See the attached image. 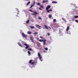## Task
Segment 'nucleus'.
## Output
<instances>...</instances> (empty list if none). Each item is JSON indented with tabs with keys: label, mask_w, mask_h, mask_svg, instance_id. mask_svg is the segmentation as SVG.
I'll use <instances>...</instances> for the list:
<instances>
[{
	"label": "nucleus",
	"mask_w": 78,
	"mask_h": 78,
	"mask_svg": "<svg viewBox=\"0 0 78 78\" xmlns=\"http://www.w3.org/2000/svg\"><path fill=\"white\" fill-rule=\"evenodd\" d=\"M28 63L29 64H31L32 65H33L34 64L36 63L34 62H32V60H30L28 62Z\"/></svg>",
	"instance_id": "1"
},
{
	"label": "nucleus",
	"mask_w": 78,
	"mask_h": 78,
	"mask_svg": "<svg viewBox=\"0 0 78 78\" xmlns=\"http://www.w3.org/2000/svg\"><path fill=\"white\" fill-rule=\"evenodd\" d=\"M34 12V13H32V16H36L37 14V12Z\"/></svg>",
	"instance_id": "2"
},
{
	"label": "nucleus",
	"mask_w": 78,
	"mask_h": 78,
	"mask_svg": "<svg viewBox=\"0 0 78 78\" xmlns=\"http://www.w3.org/2000/svg\"><path fill=\"white\" fill-rule=\"evenodd\" d=\"M24 45L25 46H26L25 47V48H26V49H28V48L29 47H30L29 45H27V44H24Z\"/></svg>",
	"instance_id": "3"
},
{
	"label": "nucleus",
	"mask_w": 78,
	"mask_h": 78,
	"mask_svg": "<svg viewBox=\"0 0 78 78\" xmlns=\"http://www.w3.org/2000/svg\"><path fill=\"white\" fill-rule=\"evenodd\" d=\"M38 56L39 57V58L41 60L42 59V57L41 56V54L39 52H38Z\"/></svg>",
	"instance_id": "4"
},
{
	"label": "nucleus",
	"mask_w": 78,
	"mask_h": 78,
	"mask_svg": "<svg viewBox=\"0 0 78 78\" xmlns=\"http://www.w3.org/2000/svg\"><path fill=\"white\" fill-rule=\"evenodd\" d=\"M35 4H36V2H33V4H32L30 7V8H31L34 6L35 5Z\"/></svg>",
	"instance_id": "5"
},
{
	"label": "nucleus",
	"mask_w": 78,
	"mask_h": 78,
	"mask_svg": "<svg viewBox=\"0 0 78 78\" xmlns=\"http://www.w3.org/2000/svg\"><path fill=\"white\" fill-rule=\"evenodd\" d=\"M22 35L23 36V37H25L26 38H27V35L25 34H24V33H22Z\"/></svg>",
	"instance_id": "6"
},
{
	"label": "nucleus",
	"mask_w": 78,
	"mask_h": 78,
	"mask_svg": "<svg viewBox=\"0 0 78 78\" xmlns=\"http://www.w3.org/2000/svg\"><path fill=\"white\" fill-rule=\"evenodd\" d=\"M36 27H37V28H39V29H41V28L39 27H41V28H42V27H41V26H39L38 25H36Z\"/></svg>",
	"instance_id": "7"
},
{
	"label": "nucleus",
	"mask_w": 78,
	"mask_h": 78,
	"mask_svg": "<svg viewBox=\"0 0 78 78\" xmlns=\"http://www.w3.org/2000/svg\"><path fill=\"white\" fill-rule=\"evenodd\" d=\"M50 5H48L46 8V9L47 11V10H48V9L50 8Z\"/></svg>",
	"instance_id": "8"
},
{
	"label": "nucleus",
	"mask_w": 78,
	"mask_h": 78,
	"mask_svg": "<svg viewBox=\"0 0 78 78\" xmlns=\"http://www.w3.org/2000/svg\"><path fill=\"white\" fill-rule=\"evenodd\" d=\"M18 45H19V46L21 47H22V44H20V43L18 42Z\"/></svg>",
	"instance_id": "9"
},
{
	"label": "nucleus",
	"mask_w": 78,
	"mask_h": 78,
	"mask_svg": "<svg viewBox=\"0 0 78 78\" xmlns=\"http://www.w3.org/2000/svg\"><path fill=\"white\" fill-rule=\"evenodd\" d=\"M50 11H52V9H50L49 10H47V12H50Z\"/></svg>",
	"instance_id": "10"
},
{
	"label": "nucleus",
	"mask_w": 78,
	"mask_h": 78,
	"mask_svg": "<svg viewBox=\"0 0 78 78\" xmlns=\"http://www.w3.org/2000/svg\"><path fill=\"white\" fill-rule=\"evenodd\" d=\"M69 30V26H68L67 27V28H66V31H68Z\"/></svg>",
	"instance_id": "11"
},
{
	"label": "nucleus",
	"mask_w": 78,
	"mask_h": 78,
	"mask_svg": "<svg viewBox=\"0 0 78 78\" xmlns=\"http://www.w3.org/2000/svg\"><path fill=\"white\" fill-rule=\"evenodd\" d=\"M44 27L46 28V29H48V27L46 25H44Z\"/></svg>",
	"instance_id": "12"
},
{
	"label": "nucleus",
	"mask_w": 78,
	"mask_h": 78,
	"mask_svg": "<svg viewBox=\"0 0 78 78\" xmlns=\"http://www.w3.org/2000/svg\"><path fill=\"white\" fill-rule=\"evenodd\" d=\"M39 42H43L44 41V40L42 39H40L39 40Z\"/></svg>",
	"instance_id": "13"
},
{
	"label": "nucleus",
	"mask_w": 78,
	"mask_h": 78,
	"mask_svg": "<svg viewBox=\"0 0 78 78\" xmlns=\"http://www.w3.org/2000/svg\"><path fill=\"white\" fill-rule=\"evenodd\" d=\"M27 34H31V32L29 31L27 32Z\"/></svg>",
	"instance_id": "14"
},
{
	"label": "nucleus",
	"mask_w": 78,
	"mask_h": 78,
	"mask_svg": "<svg viewBox=\"0 0 78 78\" xmlns=\"http://www.w3.org/2000/svg\"><path fill=\"white\" fill-rule=\"evenodd\" d=\"M52 3H57V2L56 1H53L52 2Z\"/></svg>",
	"instance_id": "15"
},
{
	"label": "nucleus",
	"mask_w": 78,
	"mask_h": 78,
	"mask_svg": "<svg viewBox=\"0 0 78 78\" xmlns=\"http://www.w3.org/2000/svg\"><path fill=\"white\" fill-rule=\"evenodd\" d=\"M27 53L29 55H31V52H30V51H28Z\"/></svg>",
	"instance_id": "16"
},
{
	"label": "nucleus",
	"mask_w": 78,
	"mask_h": 78,
	"mask_svg": "<svg viewBox=\"0 0 78 78\" xmlns=\"http://www.w3.org/2000/svg\"><path fill=\"white\" fill-rule=\"evenodd\" d=\"M51 17H52V16H51V14H49V18H51Z\"/></svg>",
	"instance_id": "17"
},
{
	"label": "nucleus",
	"mask_w": 78,
	"mask_h": 78,
	"mask_svg": "<svg viewBox=\"0 0 78 78\" xmlns=\"http://www.w3.org/2000/svg\"><path fill=\"white\" fill-rule=\"evenodd\" d=\"M29 22H30V20H28L26 21V23H29Z\"/></svg>",
	"instance_id": "18"
},
{
	"label": "nucleus",
	"mask_w": 78,
	"mask_h": 78,
	"mask_svg": "<svg viewBox=\"0 0 78 78\" xmlns=\"http://www.w3.org/2000/svg\"><path fill=\"white\" fill-rule=\"evenodd\" d=\"M30 28H31L32 29H33V28H34V26H30Z\"/></svg>",
	"instance_id": "19"
},
{
	"label": "nucleus",
	"mask_w": 78,
	"mask_h": 78,
	"mask_svg": "<svg viewBox=\"0 0 78 78\" xmlns=\"http://www.w3.org/2000/svg\"><path fill=\"white\" fill-rule=\"evenodd\" d=\"M40 37L41 38V39H44V37L42 36H40Z\"/></svg>",
	"instance_id": "20"
},
{
	"label": "nucleus",
	"mask_w": 78,
	"mask_h": 78,
	"mask_svg": "<svg viewBox=\"0 0 78 78\" xmlns=\"http://www.w3.org/2000/svg\"><path fill=\"white\" fill-rule=\"evenodd\" d=\"M30 3V2L29 1L27 4V5H29Z\"/></svg>",
	"instance_id": "21"
},
{
	"label": "nucleus",
	"mask_w": 78,
	"mask_h": 78,
	"mask_svg": "<svg viewBox=\"0 0 78 78\" xmlns=\"http://www.w3.org/2000/svg\"><path fill=\"white\" fill-rule=\"evenodd\" d=\"M40 7H41V8H44V6H43V5H40Z\"/></svg>",
	"instance_id": "22"
},
{
	"label": "nucleus",
	"mask_w": 78,
	"mask_h": 78,
	"mask_svg": "<svg viewBox=\"0 0 78 78\" xmlns=\"http://www.w3.org/2000/svg\"><path fill=\"white\" fill-rule=\"evenodd\" d=\"M74 17V18H78V16H75Z\"/></svg>",
	"instance_id": "23"
},
{
	"label": "nucleus",
	"mask_w": 78,
	"mask_h": 78,
	"mask_svg": "<svg viewBox=\"0 0 78 78\" xmlns=\"http://www.w3.org/2000/svg\"><path fill=\"white\" fill-rule=\"evenodd\" d=\"M38 34V32H35L34 33V34Z\"/></svg>",
	"instance_id": "24"
},
{
	"label": "nucleus",
	"mask_w": 78,
	"mask_h": 78,
	"mask_svg": "<svg viewBox=\"0 0 78 78\" xmlns=\"http://www.w3.org/2000/svg\"><path fill=\"white\" fill-rule=\"evenodd\" d=\"M47 2V1H43V2H42V3H45V2Z\"/></svg>",
	"instance_id": "25"
},
{
	"label": "nucleus",
	"mask_w": 78,
	"mask_h": 78,
	"mask_svg": "<svg viewBox=\"0 0 78 78\" xmlns=\"http://www.w3.org/2000/svg\"><path fill=\"white\" fill-rule=\"evenodd\" d=\"M45 44H46V43H45V42L43 41V45H45Z\"/></svg>",
	"instance_id": "26"
},
{
	"label": "nucleus",
	"mask_w": 78,
	"mask_h": 78,
	"mask_svg": "<svg viewBox=\"0 0 78 78\" xmlns=\"http://www.w3.org/2000/svg\"><path fill=\"white\" fill-rule=\"evenodd\" d=\"M37 5L38 6H39V5H40V3L38 2L37 3Z\"/></svg>",
	"instance_id": "27"
},
{
	"label": "nucleus",
	"mask_w": 78,
	"mask_h": 78,
	"mask_svg": "<svg viewBox=\"0 0 78 78\" xmlns=\"http://www.w3.org/2000/svg\"><path fill=\"white\" fill-rule=\"evenodd\" d=\"M28 50H30V51H31V50H32V49H31V48H29L28 49Z\"/></svg>",
	"instance_id": "28"
},
{
	"label": "nucleus",
	"mask_w": 78,
	"mask_h": 78,
	"mask_svg": "<svg viewBox=\"0 0 78 78\" xmlns=\"http://www.w3.org/2000/svg\"><path fill=\"white\" fill-rule=\"evenodd\" d=\"M38 19H40V20H42V19L41 18V17H39L38 18Z\"/></svg>",
	"instance_id": "29"
},
{
	"label": "nucleus",
	"mask_w": 78,
	"mask_h": 78,
	"mask_svg": "<svg viewBox=\"0 0 78 78\" xmlns=\"http://www.w3.org/2000/svg\"><path fill=\"white\" fill-rule=\"evenodd\" d=\"M75 22H77V23H78V20H75Z\"/></svg>",
	"instance_id": "30"
},
{
	"label": "nucleus",
	"mask_w": 78,
	"mask_h": 78,
	"mask_svg": "<svg viewBox=\"0 0 78 78\" xmlns=\"http://www.w3.org/2000/svg\"><path fill=\"white\" fill-rule=\"evenodd\" d=\"M45 50H48V48H45Z\"/></svg>",
	"instance_id": "31"
},
{
	"label": "nucleus",
	"mask_w": 78,
	"mask_h": 78,
	"mask_svg": "<svg viewBox=\"0 0 78 78\" xmlns=\"http://www.w3.org/2000/svg\"><path fill=\"white\" fill-rule=\"evenodd\" d=\"M29 11H30V12H33V11L31 10H29Z\"/></svg>",
	"instance_id": "32"
},
{
	"label": "nucleus",
	"mask_w": 78,
	"mask_h": 78,
	"mask_svg": "<svg viewBox=\"0 0 78 78\" xmlns=\"http://www.w3.org/2000/svg\"><path fill=\"white\" fill-rule=\"evenodd\" d=\"M56 19H54L53 20V22H56Z\"/></svg>",
	"instance_id": "33"
},
{
	"label": "nucleus",
	"mask_w": 78,
	"mask_h": 78,
	"mask_svg": "<svg viewBox=\"0 0 78 78\" xmlns=\"http://www.w3.org/2000/svg\"><path fill=\"white\" fill-rule=\"evenodd\" d=\"M39 9L40 10H42V8H39Z\"/></svg>",
	"instance_id": "34"
},
{
	"label": "nucleus",
	"mask_w": 78,
	"mask_h": 78,
	"mask_svg": "<svg viewBox=\"0 0 78 78\" xmlns=\"http://www.w3.org/2000/svg\"><path fill=\"white\" fill-rule=\"evenodd\" d=\"M45 41H47V40H43V42H45Z\"/></svg>",
	"instance_id": "35"
},
{
	"label": "nucleus",
	"mask_w": 78,
	"mask_h": 78,
	"mask_svg": "<svg viewBox=\"0 0 78 78\" xmlns=\"http://www.w3.org/2000/svg\"><path fill=\"white\" fill-rule=\"evenodd\" d=\"M48 36H50V34H49V33H48Z\"/></svg>",
	"instance_id": "36"
},
{
	"label": "nucleus",
	"mask_w": 78,
	"mask_h": 78,
	"mask_svg": "<svg viewBox=\"0 0 78 78\" xmlns=\"http://www.w3.org/2000/svg\"><path fill=\"white\" fill-rule=\"evenodd\" d=\"M31 41L32 42H34V41L33 40H31Z\"/></svg>",
	"instance_id": "37"
},
{
	"label": "nucleus",
	"mask_w": 78,
	"mask_h": 78,
	"mask_svg": "<svg viewBox=\"0 0 78 78\" xmlns=\"http://www.w3.org/2000/svg\"><path fill=\"white\" fill-rule=\"evenodd\" d=\"M30 40H31V41H32L33 40V38H30Z\"/></svg>",
	"instance_id": "38"
},
{
	"label": "nucleus",
	"mask_w": 78,
	"mask_h": 78,
	"mask_svg": "<svg viewBox=\"0 0 78 78\" xmlns=\"http://www.w3.org/2000/svg\"><path fill=\"white\" fill-rule=\"evenodd\" d=\"M48 28H49L50 29H51V28H50V27H48Z\"/></svg>",
	"instance_id": "39"
},
{
	"label": "nucleus",
	"mask_w": 78,
	"mask_h": 78,
	"mask_svg": "<svg viewBox=\"0 0 78 78\" xmlns=\"http://www.w3.org/2000/svg\"><path fill=\"white\" fill-rule=\"evenodd\" d=\"M37 40H39V38H37Z\"/></svg>",
	"instance_id": "40"
},
{
	"label": "nucleus",
	"mask_w": 78,
	"mask_h": 78,
	"mask_svg": "<svg viewBox=\"0 0 78 78\" xmlns=\"http://www.w3.org/2000/svg\"><path fill=\"white\" fill-rule=\"evenodd\" d=\"M62 20H64V18H62Z\"/></svg>",
	"instance_id": "41"
},
{
	"label": "nucleus",
	"mask_w": 78,
	"mask_h": 78,
	"mask_svg": "<svg viewBox=\"0 0 78 78\" xmlns=\"http://www.w3.org/2000/svg\"><path fill=\"white\" fill-rule=\"evenodd\" d=\"M16 16H17V17H18V15H16Z\"/></svg>",
	"instance_id": "42"
},
{
	"label": "nucleus",
	"mask_w": 78,
	"mask_h": 78,
	"mask_svg": "<svg viewBox=\"0 0 78 78\" xmlns=\"http://www.w3.org/2000/svg\"><path fill=\"white\" fill-rule=\"evenodd\" d=\"M17 14H19V13H17Z\"/></svg>",
	"instance_id": "43"
}]
</instances>
